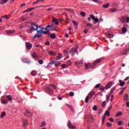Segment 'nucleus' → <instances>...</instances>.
Returning a JSON list of instances; mask_svg holds the SVG:
<instances>
[{
  "label": "nucleus",
  "mask_w": 129,
  "mask_h": 129,
  "mask_svg": "<svg viewBox=\"0 0 129 129\" xmlns=\"http://www.w3.org/2000/svg\"><path fill=\"white\" fill-rule=\"evenodd\" d=\"M109 121H111V122H113V121H114V119H113V118H109Z\"/></svg>",
  "instance_id": "obj_56"
},
{
  "label": "nucleus",
  "mask_w": 129,
  "mask_h": 129,
  "mask_svg": "<svg viewBox=\"0 0 129 129\" xmlns=\"http://www.w3.org/2000/svg\"><path fill=\"white\" fill-rule=\"evenodd\" d=\"M105 105H106V102L105 101H104L103 102L102 106L103 107H105Z\"/></svg>",
  "instance_id": "obj_52"
},
{
  "label": "nucleus",
  "mask_w": 129,
  "mask_h": 129,
  "mask_svg": "<svg viewBox=\"0 0 129 129\" xmlns=\"http://www.w3.org/2000/svg\"><path fill=\"white\" fill-rule=\"evenodd\" d=\"M67 125L69 128H75V127H76V126L73 125L70 120H68Z\"/></svg>",
  "instance_id": "obj_6"
},
{
  "label": "nucleus",
  "mask_w": 129,
  "mask_h": 129,
  "mask_svg": "<svg viewBox=\"0 0 129 129\" xmlns=\"http://www.w3.org/2000/svg\"><path fill=\"white\" fill-rule=\"evenodd\" d=\"M89 97H90L89 96H87L85 99V102L86 103H88V101H89Z\"/></svg>",
  "instance_id": "obj_39"
},
{
  "label": "nucleus",
  "mask_w": 129,
  "mask_h": 129,
  "mask_svg": "<svg viewBox=\"0 0 129 129\" xmlns=\"http://www.w3.org/2000/svg\"><path fill=\"white\" fill-rule=\"evenodd\" d=\"M121 115H122V113L121 112V111L118 112L116 114V116L117 117L121 116Z\"/></svg>",
  "instance_id": "obj_31"
},
{
  "label": "nucleus",
  "mask_w": 129,
  "mask_h": 129,
  "mask_svg": "<svg viewBox=\"0 0 129 129\" xmlns=\"http://www.w3.org/2000/svg\"><path fill=\"white\" fill-rule=\"evenodd\" d=\"M31 56L33 58H34V59L38 57V55L36 52L32 53Z\"/></svg>",
  "instance_id": "obj_24"
},
{
  "label": "nucleus",
  "mask_w": 129,
  "mask_h": 129,
  "mask_svg": "<svg viewBox=\"0 0 129 129\" xmlns=\"http://www.w3.org/2000/svg\"><path fill=\"white\" fill-rule=\"evenodd\" d=\"M128 49H125L121 52L120 55H127Z\"/></svg>",
  "instance_id": "obj_14"
},
{
  "label": "nucleus",
  "mask_w": 129,
  "mask_h": 129,
  "mask_svg": "<svg viewBox=\"0 0 129 129\" xmlns=\"http://www.w3.org/2000/svg\"><path fill=\"white\" fill-rule=\"evenodd\" d=\"M1 102L2 103H3V104H7V103H8V100H4V99H2L1 100Z\"/></svg>",
  "instance_id": "obj_29"
},
{
  "label": "nucleus",
  "mask_w": 129,
  "mask_h": 129,
  "mask_svg": "<svg viewBox=\"0 0 129 129\" xmlns=\"http://www.w3.org/2000/svg\"><path fill=\"white\" fill-rule=\"evenodd\" d=\"M9 2V0H3L2 1H0V5H4V4H7Z\"/></svg>",
  "instance_id": "obj_27"
},
{
  "label": "nucleus",
  "mask_w": 129,
  "mask_h": 129,
  "mask_svg": "<svg viewBox=\"0 0 129 129\" xmlns=\"http://www.w3.org/2000/svg\"><path fill=\"white\" fill-rule=\"evenodd\" d=\"M99 87H100V84H98L95 86V88H99Z\"/></svg>",
  "instance_id": "obj_57"
},
{
  "label": "nucleus",
  "mask_w": 129,
  "mask_h": 129,
  "mask_svg": "<svg viewBox=\"0 0 129 129\" xmlns=\"http://www.w3.org/2000/svg\"><path fill=\"white\" fill-rule=\"evenodd\" d=\"M77 52V49L76 48H73L71 49L70 51V53H72V56H74V54Z\"/></svg>",
  "instance_id": "obj_11"
},
{
  "label": "nucleus",
  "mask_w": 129,
  "mask_h": 129,
  "mask_svg": "<svg viewBox=\"0 0 129 129\" xmlns=\"http://www.w3.org/2000/svg\"><path fill=\"white\" fill-rule=\"evenodd\" d=\"M70 96H74V92H70Z\"/></svg>",
  "instance_id": "obj_55"
},
{
  "label": "nucleus",
  "mask_w": 129,
  "mask_h": 129,
  "mask_svg": "<svg viewBox=\"0 0 129 129\" xmlns=\"http://www.w3.org/2000/svg\"><path fill=\"white\" fill-rule=\"evenodd\" d=\"M48 54L49 55H52L53 56H56V52H54L53 51H49L48 52Z\"/></svg>",
  "instance_id": "obj_23"
},
{
  "label": "nucleus",
  "mask_w": 129,
  "mask_h": 129,
  "mask_svg": "<svg viewBox=\"0 0 129 129\" xmlns=\"http://www.w3.org/2000/svg\"><path fill=\"white\" fill-rule=\"evenodd\" d=\"M70 19L67 18L66 20V23H68V24H69V23L70 22Z\"/></svg>",
  "instance_id": "obj_60"
},
{
  "label": "nucleus",
  "mask_w": 129,
  "mask_h": 129,
  "mask_svg": "<svg viewBox=\"0 0 129 129\" xmlns=\"http://www.w3.org/2000/svg\"><path fill=\"white\" fill-rule=\"evenodd\" d=\"M110 13H115L117 12L118 11H119V10L117 9V8H111L109 9Z\"/></svg>",
  "instance_id": "obj_13"
},
{
  "label": "nucleus",
  "mask_w": 129,
  "mask_h": 129,
  "mask_svg": "<svg viewBox=\"0 0 129 129\" xmlns=\"http://www.w3.org/2000/svg\"><path fill=\"white\" fill-rule=\"evenodd\" d=\"M1 18H3V19H6V20H9V17H8V16H7V15L2 16Z\"/></svg>",
  "instance_id": "obj_47"
},
{
  "label": "nucleus",
  "mask_w": 129,
  "mask_h": 129,
  "mask_svg": "<svg viewBox=\"0 0 129 129\" xmlns=\"http://www.w3.org/2000/svg\"><path fill=\"white\" fill-rule=\"evenodd\" d=\"M125 18L126 17H122L120 19L121 23H122V24L125 23Z\"/></svg>",
  "instance_id": "obj_22"
},
{
  "label": "nucleus",
  "mask_w": 129,
  "mask_h": 129,
  "mask_svg": "<svg viewBox=\"0 0 129 129\" xmlns=\"http://www.w3.org/2000/svg\"><path fill=\"white\" fill-rule=\"evenodd\" d=\"M119 82L120 86H124V84H125V82L122 81V80H119Z\"/></svg>",
  "instance_id": "obj_18"
},
{
  "label": "nucleus",
  "mask_w": 129,
  "mask_h": 129,
  "mask_svg": "<svg viewBox=\"0 0 129 129\" xmlns=\"http://www.w3.org/2000/svg\"><path fill=\"white\" fill-rule=\"evenodd\" d=\"M115 87H114L113 88H112L110 91V94H112L113 92H114V90H115Z\"/></svg>",
  "instance_id": "obj_36"
},
{
  "label": "nucleus",
  "mask_w": 129,
  "mask_h": 129,
  "mask_svg": "<svg viewBox=\"0 0 129 129\" xmlns=\"http://www.w3.org/2000/svg\"><path fill=\"white\" fill-rule=\"evenodd\" d=\"M44 31H42V30H39L37 31V34H42L43 33Z\"/></svg>",
  "instance_id": "obj_50"
},
{
  "label": "nucleus",
  "mask_w": 129,
  "mask_h": 129,
  "mask_svg": "<svg viewBox=\"0 0 129 129\" xmlns=\"http://www.w3.org/2000/svg\"><path fill=\"white\" fill-rule=\"evenodd\" d=\"M51 87H52L53 89H57V87L55 85H47L45 88V92L50 95L53 94V90L52 89Z\"/></svg>",
  "instance_id": "obj_1"
},
{
  "label": "nucleus",
  "mask_w": 129,
  "mask_h": 129,
  "mask_svg": "<svg viewBox=\"0 0 129 129\" xmlns=\"http://www.w3.org/2000/svg\"><path fill=\"white\" fill-rule=\"evenodd\" d=\"M22 61L24 62V63H27V64H31V60H24V59H23Z\"/></svg>",
  "instance_id": "obj_37"
},
{
  "label": "nucleus",
  "mask_w": 129,
  "mask_h": 129,
  "mask_svg": "<svg viewBox=\"0 0 129 129\" xmlns=\"http://www.w3.org/2000/svg\"><path fill=\"white\" fill-rule=\"evenodd\" d=\"M45 44L46 46H49L50 45V42L46 41Z\"/></svg>",
  "instance_id": "obj_58"
},
{
  "label": "nucleus",
  "mask_w": 129,
  "mask_h": 129,
  "mask_svg": "<svg viewBox=\"0 0 129 129\" xmlns=\"http://www.w3.org/2000/svg\"><path fill=\"white\" fill-rule=\"evenodd\" d=\"M118 125H121V124H122V122L121 121H119L118 122Z\"/></svg>",
  "instance_id": "obj_62"
},
{
  "label": "nucleus",
  "mask_w": 129,
  "mask_h": 129,
  "mask_svg": "<svg viewBox=\"0 0 129 129\" xmlns=\"http://www.w3.org/2000/svg\"><path fill=\"white\" fill-rule=\"evenodd\" d=\"M6 97L7 98V100L9 101H12V100H13V97H12V95H11L6 96Z\"/></svg>",
  "instance_id": "obj_19"
},
{
  "label": "nucleus",
  "mask_w": 129,
  "mask_h": 129,
  "mask_svg": "<svg viewBox=\"0 0 129 129\" xmlns=\"http://www.w3.org/2000/svg\"><path fill=\"white\" fill-rule=\"evenodd\" d=\"M25 116H32L33 115V113H32L30 111H26L25 113Z\"/></svg>",
  "instance_id": "obj_12"
},
{
  "label": "nucleus",
  "mask_w": 129,
  "mask_h": 129,
  "mask_svg": "<svg viewBox=\"0 0 129 129\" xmlns=\"http://www.w3.org/2000/svg\"><path fill=\"white\" fill-rule=\"evenodd\" d=\"M93 109L95 111H96V110H97V105H94V106L93 107Z\"/></svg>",
  "instance_id": "obj_48"
},
{
  "label": "nucleus",
  "mask_w": 129,
  "mask_h": 129,
  "mask_svg": "<svg viewBox=\"0 0 129 129\" xmlns=\"http://www.w3.org/2000/svg\"><path fill=\"white\" fill-rule=\"evenodd\" d=\"M26 49H27V50H30L32 49V47H33V44H32V43H31L30 42H26Z\"/></svg>",
  "instance_id": "obj_8"
},
{
  "label": "nucleus",
  "mask_w": 129,
  "mask_h": 129,
  "mask_svg": "<svg viewBox=\"0 0 129 129\" xmlns=\"http://www.w3.org/2000/svg\"><path fill=\"white\" fill-rule=\"evenodd\" d=\"M109 7V4L108 3L107 4H104L103 5V8H104V9H107V8Z\"/></svg>",
  "instance_id": "obj_33"
},
{
  "label": "nucleus",
  "mask_w": 129,
  "mask_h": 129,
  "mask_svg": "<svg viewBox=\"0 0 129 129\" xmlns=\"http://www.w3.org/2000/svg\"><path fill=\"white\" fill-rule=\"evenodd\" d=\"M85 69L87 70L89 69V68H91V69H94V68H95V67H94V64L90 63H86L85 66Z\"/></svg>",
  "instance_id": "obj_4"
},
{
  "label": "nucleus",
  "mask_w": 129,
  "mask_h": 129,
  "mask_svg": "<svg viewBox=\"0 0 129 129\" xmlns=\"http://www.w3.org/2000/svg\"><path fill=\"white\" fill-rule=\"evenodd\" d=\"M126 106L127 107H129V101L126 102Z\"/></svg>",
  "instance_id": "obj_64"
},
{
  "label": "nucleus",
  "mask_w": 129,
  "mask_h": 129,
  "mask_svg": "<svg viewBox=\"0 0 129 129\" xmlns=\"http://www.w3.org/2000/svg\"><path fill=\"white\" fill-rule=\"evenodd\" d=\"M91 19L92 20H94V15H90L89 17L88 18V21L89 22H91Z\"/></svg>",
  "instance_id": "obj_17"
},
{
  "label": "nucleus",
  "mask_w": 129,
  "mask_h": 129,
  "mask_svg": "<svg viewBox=\"0 0 129 129\" xmlns=\"http://www.w3.org/2000/svg\"><path fill=\"white\" fill-rule=\"evenodd\" d=\"M123 27H124L122 28V32L124 34H125V33L127 32V29H126V28H128V25H127V24H124Z\"/></svg>",
  "instance_id": "obj_5"
},
{
  "label": "nucleus",
  "mask_w": 129,
  "mask_h": 129,
  "mask_svg": "<svg viewBox=\"0 0 129 129\" xmlns=\"http://www.w3.org/2000/svg\"><path fill=\"white\" fill-rule=\"evenodd\" d=\"M109 116L110 115V113L109 110H107L104 113L103 116L102 117V124L103 125L104 123V120H105V116Z\"/></svg>",
  "instance_id": "obj_3"
},
{
  "label": "nucleus",
  "mask_w": 129,
  "mask_h": 129,
  "mask_svg": "<svg viewBox=\"0 0 129 129\" xmlns=\"http://www.w3.org/2000/svg\"><path fill=\"white\" fill-rule=\"evenodd\" d=\"M31 74L32 76H36V75H37V72L33 71L31 72Z\"/></svg>",
  "instance_id": "obj_32"
},
{
  "label": "nucleus",
  "mask_w": 129,
  "mask_h": 129,
  "mask_svg": "<svg viewBox=\"0 0 129 129\" xmlns=\"http://www.w3.org/2000/svg\"><path fill=\"white\" fill-rule=\"evenodd\" d=\"M125 23H129V17H126Z\"/></svg>",
  "instance_id": "obj_49"
},
{
  "label": "nucleus",
  "mask_w": 129,
  "mask_h": 129,
  "mask_svg": "<svg viewBox=\"0 0 129 129\" xmlns=\"http://www.w3.org/2000/svg\"><path fill=\"white\" fill-rule=\"evenodd\" d=\"M93 20L95 21V22H94L95 24L98 23V21H99L98 18H95V16H94V19H93Z\"/></svg>",
  "instance_id": "obj_35"
},
{
  "label": "nucleus",
  "mask_w": 129,
  "mask_h": 129,
  "mask_svg": "<svg viewBox=\"0 0 129 129\" xmlns=\"http://www.w3.org/2000/svg\"><path fill=\"white\" fill-rule=\"evenodd\" d=\"M106 125H107V127H111V126H112V124H111L110 122H107Z\"/></svg>",
  "instance_id": "obj_45"
},
{
  "label": "nucleus",
  "mask_w": 129,
  "mask_h": 129,
  "mask_svg": "<svg viewBox=\"0 0 129 129\" xmlns=\"http://www.w3.org/2000/svg\"><path fill=\"white\" fill-rule=\"evenodd\" d=\"M110 98V94H109V95H107L106 96V100H107L108 102L109 101V98Z\"/></svg>",
  "instance_id": "obj_46"
},
{
  "label": "nucleus",
  "mask_w": 129,
  "mask_h": 129,
  "mask_svg": "<svg viewBox=\"0 0 129 129\" xmlns=\"http://www.w3.org/2000/svg\"><path fill=\"white\" fill-rule=\"evenodd\" d=\"M45 125H46V123L45 122V121H43L42 122V124H41V126H45Z\"/></svg>",
  "instance_id": "obj_59"
},
{
  "label": "nucleus",
  "mask_w": 129,
  "mask_h": 129,
  "mask_svg": "<svg viewBox=\"0 0 129 129\" xmlns=\"http://www.w3.org/2000/svg\"><path fill=\"white\" fill-rule=\"evenodd\" d=\"M29 125V122L28 121V120H25L23 123V125H24V126H27V125Z\"/></svg>",
  "instance_id": "obj_28"
},
{
  "label": "nucleus",
  "mask_w": 129,
  "mask_h": 129,
  "mask_svg": "<svg viewBox=\"0 0 129 129\" xmlns=\"http://www.w3.org/2000/svg\"><path fill=\"white\" fill-rule=\"evenodd\" d=\"M67 63L69 65H71L72 64L71 60H68Z\"/></svg>",
  "instance_id": "obj_63"
},
{
  "label": "nucleus",
  "mask_w": 129,
  "mask_h": 129,
  "mask_svg": "<svg viewBox=\"0 0 129 129\" xmlns=\"http://www.w3.org/2000/svg\"><path fill=\"white\" fill-rule=\"evenodd\" d=\"M102 60H103V58H99L97 59L93 63V64H94V67L95 68V66H96V64H98V63H100V62H101V61H102Z\"/></svg>",
  "instance_id": "obj_7"
},
{
  "label": "nucleus",
  "mask_w": 129,
  "mask_h": 129,
  "mask_svg": "<svg viewBox=\"0 0 129 129\" xmlns=\"http://www.w3.org/2000/svg\"><path fill=\"white\" fill-rule=\"evenodd\" d=\"M104 89H105V87H104V86H101L100 87V88H99V90L100 91H103V90H104Z\"/></svg>",
  "instance_id": "obj_40"
},
{
  "label": "nucleus",
  "mask_w": 129,
  "mask_h": 129,
  "mask_svg": "<svg viewBox=\"0 0 129 129\" xmlns=\"http://www.w3.org/2000/svg\"><path fill=\"white\" fill-rule=\"evenodd\" d=\"M13 33H15L14 31L13 30H7L6 31V33L7 35H12Z\"/></svg>",
  "instance_id": "obj_20"
},
{
  "label": "nucleus",
  "mask_w": 129,
  "mask_h": 129,
  "mask_svg": "<svg viewBox=\"0 0 129 129\" xmlns=\"http://www.w3.org/2000/svg\"><path fill=\"white\" fill-rule=\"evenodd\" d=\"M38 63H39V64H43V63H44V61H43V60L42 59H40L38 60Z\"/></svg>",
  "instance_id": "obj_54"
},
{
  "label": "nucleus",
  "mask_w": 129,
  "mask_h": 129,
  "mask_svg": "<svg viewBox=\"0 0 129 129\" xmlns=\"http://www.w3.org/2000/svg\"><path fill=\"white\" fill-rule=\"evenodd\" d=\"M31 29L28 30V33H32L34 31H38V29L41 28V26H39L38 25H36L34 23L31 24Z\"/></svg>",
  "instance_id": "obj_2"
},
{
  "label": "nucleus",
  "mask_w": 129,
  "mask_h": 129,
  "mask_svg": "<svg viewBox=\"0 0 129 129\" xmlns=\"http://www.w3.org/2000/svg\"><path fill=\"white\" fill-rule=\"evenodd\" d=\"M7 114V113H6L5 111H3L2 112V114H1V118H4V117H5V116H6V115Z\"/></svg>",
  "instance_id": "obj_25"
},
{
  "label": "nucleus",
  "mask_w": 129,
  "mask_h": 129,
  "mask_svg": "<svg viewBox=\"0 0 129 129\" xmlns=\"http://www.w3.org/2000/svg\"><path fill=\"white\" fill-rule=\"evenodd\" d=\"M60 58H61V57H60L59 56H57L55 58V60H60Z\"/></svg>",
  "instance_id": "obj_61"
},
{
  "label": "nucleus",
  "mask_w": 129,
  "mask_h": 129,
  "mask_svg": "<svg viewBox=\"0 0 129 129\" xmlns=\"http://www.w3.org/2000/svg\"><path fill=\"white\" fill-rule=\"evenodd\" d=\"M86 26L87 27H89V29H90L92 27L93 25L91 23H88L86 24Z\"/></svg>",
  "instance_id": "obj_38"
},
{
  "label": "nucleus",
  "mask_w": 129,
  "mask_h": 129,
  "mask_svg": "<svg viewBox=\"0 0 129 129\" xmlns=\"http://www.w3.org/2000/svg\"><path fill=\"white\" fill-rule=\"evenodd\" d=\"M76 65H77L78 67H80V66H82L83 64V61H78L75 62Z\"/></svg>",
  "instance_id": "obj_16"
},
{
  "label": "nucleus",
  "mask_w": 129,
  "mask_h": 129,
  "mask_svg": "<svg viewBox=\"0 0 129 129\" xmlns=\"http://www.w3.org/2000/svg\"><path fill=\"white\" fill-rule=\"evenodd\" d=\"M40 37H42V35L35 34L34 36V39H36V38H39Z\"/></svg>",
  "instance_id": "obj_41"
},
{
  "label": "nucleus",
  "mask_w": 129,
  "mask_h": 129,
  "mask_svg": "<svg viewBox=\"0 0 129 129\" xmlns=\"http://www.w3.org/2000/svg\"><path fill=\"white\" fill-rule=\"evenodd\" d=\"M61 66L62 67V69H65V68H67V67H68V66L65 64H62L61 65Z\"/></svg>",
  "instance_id": "obj_43"
},
{
  "label": "nucleus",
  "mask_w": 129,
  "mask_h": 129,
  "mask_svg": "<svg viewBox=\"0 0 129 129\" xmlns=\"http://www.w3.org/2000/svg\"><path fill=\"white\" fill-rule=\"evenodd\" d=\"M94 94H95V91H92L89 93L88 96L90 97V98H92V96H93Z\"/></svg>",
  "instance_id": "obj_15"
},
{
  "label": "nucleus",
  "mask_w": 129,
  "mask_h": 129,
  "mask_svg": "<svg viewBox=\"0 0 129 129\" xmlns=\"http://www.w3.org/2000/svg\"><path fill=\"white\" fill-rule=\"evenodd\" d=\"M43 34L44 35H50L51 34V32L49 30H47L46 31H43Z\"/></svg>",
  "instance_id": "obj_30"
},
{
  "label": "nucleus",
  "mask_w": 129,
  "mask_h": 129,
  "mask_svg": "<svg viewBox=\"0 0 129 129\" xmlns=\"http://www.w3.org/2000/svg\"><path fill=\"white\" fill-rule=\"evenodd\" d=\"M50 38H51V39H55V38H56V34H55V33L51 34Z\"/></svg>",
  "instance_id": "obj_34"
},
{
  "label": "nucleus",
  "mask_w": 129,
  "mask_h": 129,
  "mask_svg": "<svg viewBox=\"0 0 129 129\" xmlns=\"http://www.w3.org/2000/svg\"><path fill=\"white\" fill-rule=\"evenodd\" d=\"M113 83L112 82H109L105 86V89H109L112 86V84Z\"/></svg>",
  "instance_id": "obj_9"
},
{
  "label": "nucleus",
  "mask_w": 129,
  "mask_h": 129,
  "mask_svg": "<svg viewBox=\"0 0 129 129\" xmlns=\"http://www.w3.org/2000/svg\"><path fill=\"white\" fill-rule=\"evenodd\" d=\"M81 16H82V17H85V16H86V13H85V12H81Z\"/></svg>",
  "instance_id": "obj_42"
},
{
  "label": "nucleus",
  "mask_w": 129,
  "mask_h": 129,
  "mask_svg": "<svg viewBox=\"0 0 129 129\" xmlns=\"http://www.w3.org/2000/svg\"><path fill=\"white\" fill-rule=\"evenodd\" d=\"M107 36L108 38H113V35L112 34H110L109 33H108V34H107Z\"/></svg>",
  "instance_id": "obj_51"
},
{
  "label": "nucleus",
  "mask_w": 129,
  "mask_h": 129,
  "mask_svg": "<svg viewBox=\"0 0 129 129\" xmlns=\"http://www.w3.org/2000/svg\"><path fill=\"white\" fill-rule=\"evenodd\" d=\"M46 7H50V5H45V6L40 5L39 6L37 7L36 8H45Z\"/></svg>",
  "instance_id": "obj_44"
},
{
  "label": "nucleus",
  "mask_w": 129,
  "mask_h": 129,
  "mask_svg": "<svg viewBox=\"0 0 129 129\" xmlns=\"http://www.w3.org/2000/svg\"><path fill=\"white\" fill-rule=\"evenodd\" d=\"M73 24H74V26L76 27V29H77L78 27V23L76 21L73 20Z\"/></svg>",
  "instance_id": "obj_21"
},
{
  "label": "nucleus",
  "mask_w": 129,
  "mask_h": 129,
  "mask_svg": "<svg viewBox=\"0 0 129 129\" xmlns=\"http://www.w3.org/2000/svg\"><path fill=\"white\" fill-rule=\"evenodd\" d=\"M20 21H22V22H24V21H26V19L23 16H22L20 18Z\"/></svg>",
  "instance_id": "obj_53"
},
{
  "label": "nucleus",
  "mask_w": 129,
  "mask_h": 129,
  "mask_svg": "<svg viewBox=\"0 0 129 129\" xmlns=\"http://www.w3.org/2000/svg\"><path fill=\"white\" fill-rule=\"evenodd\" d=\"M86 118L88 119L89 121H92L93 120V117L91 114L86 115Z\"/></svg>",
  "instance_id": "obj_10"
},
{
  "label": "nucleus",
  "mask_w": 129,
  "mask_h": 129,
  "mask_svg": "<svg viewBox=\"0 0 129 129\" xmlns=\"http://www.w3.org/2000/svg\"><path fill=\"white\" fill-rule=\"evenodd\" d=\"M124 100L126 101V100H128V95L127 94H125L124 96Z\"/></svg>",
  "instance_id": "obj_26"
}]
</instances>
